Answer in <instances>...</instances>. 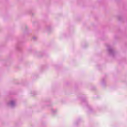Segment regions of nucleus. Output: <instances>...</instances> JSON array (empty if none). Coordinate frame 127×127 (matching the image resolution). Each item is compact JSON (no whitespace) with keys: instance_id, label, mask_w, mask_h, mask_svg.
Here are the masks:
<instances>
[{"instance_id":"nucleus-1","label":"nucleus","mask_w":127,"mask_h":127,"mask_svg":"<svg viewBox=\"0 0 127 127\" xmlns=\"http://www.w3.org/2000/svg\"><path fill=\"white\" fill-rule=\"evenodd\" d=\"M7 105L11 108H14L16 106V100L15 99H10L8 102Z\"/></svg>"},{"instance_id":"nucleus-3","label":"nucleus","mask_w":127,"mask_h":127,"mask_svg":"<svg viewBox=\"0 0 127 127\" xmlns=\"http://www.w3.org/2000/svg\"><path fill=\"white\" fill-rule=\"evenodd\" d=\"M34 54L35 56H42V53L39 51H35Z\"/></svg>"},{"instance_id":"nucleus-7","label":"nucleus","mask_w":127,"mask_h":127,"mask_svg":"<svg viewBox=\"0 0 127 127\" xmlns=\"http://www.w3.org/2000/svg\"><path fill=\"white\" fill-rule=\"evenodd\" d=\"M47 30H50L51 29V26H48L47 27Z\"/></svg>"},{"instance_id":"nucleus-9","label":"nucleus","mask_w":127,"mask_h":127,"mask_svg":"<svg viewBox=\"0 0 127 127\" xmlns=\"http://www.w3.org/2000/svg\"><path fill=\"white\" fill-rule=\"evenodd\" d=\"M102 84H104V80H102Z\"/></svg>"},{"instance_id":"nucleus-4","label":"nucleus","mask_w":127,"mask_h":127,"mask_svg":"<svg viewBox=\"0 0 127 127\" xmlns=\"http://www.w3.org/2000/svg\"><path fill=\"white\" fill-rule=\"evenodd\" d=\"M35 95H36V92H35V91H33L31 92V96H35Z\"/></svg>"},{"instance_id":"nucleus-2","label":"nucleus","mask_w":127,"mask_h":127,"mask_svg":"<svg viewBox=\"0 0 127 127\" xmlns=\"http://www.w3.org/2000/svg\"><path fill=\"white\" fill-rule=\"evenodd\" d=\"M107 51L108 54L111 56H114V55H115V51H114V49H113V48H112V46H107Z\"/></svg>"},{"instance_id":"nucleus-5","label":"nucleus","mask_w":127,"mask_h":127,"mask_svg":"<svg viewBox=\"0 0 127 127\" xmlns=\"http://www.w3.org/2000/svg\"><path fill=\"white\" fill-rule=\"evenodd\" d=\"M51 111L52 113H56L57 112V110L56 109H51Z\"/></svg>"},{"instance_id":"nucleus-6","label":"nucleus","mask_w":127,"mask_h":127,"mask_svg":"<svg viewBox=\"0 0 127 127\" xmlns=\"http://www.w3.org/2000/svg\"><path fill=\"white\" fill-rule=\"evenodd\" d=\"M117 18H118V19H119V20H121V19H122V16H121V15H118V16H117Z\"/></svg>"},{"instance_id":"nucleus-8","label":"nucleus","mask_w":127,"mask_h":127,"mask_svg":"<svg viewBox=\"0 0 127 127\" xmlns=\"http://www.w3.org/2000/svg\"><path fill=\"white\" fill-rule=\"evenodd\" d=\"M32 39H33L34 40H36V39H37V37L34 36L32 37Z\"/></svg>"}]
</instances>
